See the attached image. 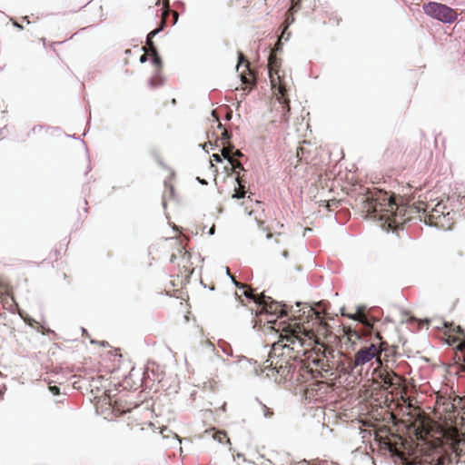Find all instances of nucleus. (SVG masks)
Here are the masks:
<instances>
[{
    "label": "nucleus",
    "instance_id": "1",
    "mask_svg": "<svg viewBox=\"0 0 465 465\" xmlns=\"http://www.w3.org/2000/svg\"><path fill=\"white\" fill-rule=\"evenodd\" d=\"M396 209L394 199L388 196L386 193H381L378 198H370L367 205V211L373 214V218L388 223L389 226H391V215L395 213Z\"/></svg>",
    "mask_w": 465,
    "mask_h": 465
},
{
    "label": "nucleus",
    "instance_id": "2",
    "mask_svg": "<svg viewBox=\"0 0 465 465\" xmlns=\"http://www.w3.org/2000/svg\"><path fill=\"white\" fill-rule=\"evenodd\" d=\"M423 9L430 17L446 24H450L457 18V15L453 9L438 3H429L424 5Z\"/></svg>",
    "mask_w": 465,
    "mask_h": 465
},
{
    "label": "nucleus",
    "instance_id": "3",
    "mask_svg": "<svg viewBox=\"0 0 465 465\" xmlns=\"http://www.w3.org/2000/svg\"><path fill=\"white\" fill-rule=\"evenodd\" d=\"M243 294L246 298L252 299L255 302L259 303L260 305H263V310L270 313L276 316H282L283 315L284 312L281 305L278 303H274L271 297L265 296L264 294H261L258 297H255L252 294L251 291H244Z\"/></svg>",
    "mask_w": 465,
    "mask_h": 465
},
{
    "label": "nucleus",
    "instance_id": "4",
    "mask_svg": "<svg viewBox=\"0 0 465 465\" xmlns=\"http://www.w3.org/2000/svg\"><path fill=\"white\" fill-rule=\"evenodd\" d=\"M381 351L377 348L376 345L371 344L368 347L361 348L358 351L354 356V360L351 362V368H357L358 366H362L369 361H371L375 357L379 356Z\"/></svg>",
    "mask_w": 465,
    "mask_h": 465
},
{
    "label": "nucleus",
    "instance_id": "5",
    "mask_svg": "<svg viewBox=\"0 0 465 465\" xmlns=\"http://www.w3.org/2000/svg\"><path fill=\"white\" fill-rule=\"evenodd\" d=\"M381 382L383 386H392L398 383L399 377L393 373L389 371H383L380 374Z\"/></svg>",
    "mask_w": 465,
    "mask_h": 465
},
{
    "label": "nucleus",
    "instance_id": "6",
    "mask_svg": "<svg viewBox=\"0 0 465 465\" xmlns=\"http://www.w3.org/2000/svg\"><path fill=\"white\" fill-rule=\"evenodd\" d=\"M159 32L160 31H151V33L147 35V45H149L150 50L153 54V63L155 65H159L160 64V57L156 54L155 49L153 46L152 40L157 35V33H159Z\"/></svg>",
    "mask_w": 465,
    "mask_h": 465
},
{
    "label": "nucleus",
    "instance_id": "7",
    "mask_svg": "<svg viewBox=\"0 0 465 465\" xmlns=\"http://www.w3.org/2000/svg\"><path fill=\"white\" fill-rule=\"evenodd\" d=\"M222 155L227 159L233 166V168H240V169H242V166L240 163H236L235 164L233 163L232 162V159L231 157V149L228 148V147H223L222 149Z\"/></svg>",
    "mask_w": 465,
    "mask_h": 465
},
{
    "label": "nucleus",
    "instance_id": "8",
    "mask_svg": "<svg viewBox=\"0 0 465 465\" xmlns=\"http://www.w3.org/2000/svg\"><path fill=\"white\" fill-rule=\"evenodd\" d=\"M242 67H244V69H246L249 74H251V71L249 69V63L248 61L245 60L243 54L242 53H239V59H238V64L236 65V69L237 71H240V69Z\"/></svg>",
    "mask_w": 465,
    "mask_h": 465
},
{
    "label": "nucleus",
    "instance_id": "9",
    "mask_svg": "<svg viewBox=\"0 0 465 465\" xmlns=\"http://www.w3.org/2000/svg\"><path fill=\"white\" fill-rule=\"evenodd\" d=\"M212 437L219 443H223L224 439H226L227 442H230L229 439L226 437V434L223 431H214L213 432Z\"/></svg>",
    "mask_w": 465,
    "mask_h": 465
},
{
    "label": "nucleus",
    "instance_id": "10",
    "mask_svg": "<svg viewBox=\"0 0 465 465\" xmlns=\"http://www.w3.org/2000/svg\"><path fill=\"white\" fill-rule=\"evenodd\" d=\"M290 35L291 34L289 31H285V30L282 31V35L279 36L278 42L276 44V50H280L281 45L282 44L283 40L288 41Z\"/></svg>",
    "mask_w": 465,
    "mask_h": 465
},
{
    "label": "nucleus",
    "instance_id": "11",
    "mask_svg": "<svg viewBox=\"0 0 465 465\" xmlns=\"http://www.w3.org/2000/svg\"><path fill=\"white\" fill-rule=\"evenodd\" d=\"M348 316L353 320L363 322L364 316L361 312H357L355 315H348Z\"/></svg>",
    "mask_w": 465,
    "mask_h": 465
},
{
    "label": "nucleus",
    "instance_id": "12",
    "mask_svg": "<svg viewBox=\"0 0 465 465\" xmlns=\"http://www.w3.org/2000/svg\"><path fill=\"white\" fill-rule=\"evenodd\" d=\"M240 75L243 84L250 83V78L245 74L244 71H242Z\"/></svg>",
    "mask_w": 465,
    "mask_h": 465
},
{
    "label": "nucleus",
    "instance_id": "13",
    "mask_svg": "<svg viewBox=\"0 0 465 465\" xmlns=\"http://www.w3.org/2000/svg\"><path fill=\"white\" fill-rule=\"evenodd\" d=\"M231 280H232V282H233V284H234L236 287H238V288H240V289H244V288H245V285H243V284H242V283H240V282H236V281H235V279H234L232 276H231Z\"/></svg>",
    "mask_w": 465,
    "mask_h": 465
},
{
    "label": "nucleus",
    "instance_id": "14",
    "mask_svg": "<svg viewBox=\"0 0 465 465\" xmlns=\"http://www.w3.org/2000/svg\"><path fill=\"white\" fill-rule=\"evenodd\" d=\"M49 390L54 394H59V388L56 386H50Z\"/></svg>",
    "mask_w": 465,
    "mask_h": 465
},
{
    "label": "nucleus",
    "instance_id": "15",
    "mask_svg": "<svg viewBox=\"0 0 465 465\" xmlns=\"http://www.w3.org/2000/svg\"><path fill=\"white\" fill-rule=\"evenodd\" d=\"M262 410H263V416H264L265 418L270 417L271 412L269 411L268 408H267L266 406H264V405H263V406H262Z\"/></svg>",
    "mask_w": 465,
    "mask_h": 465
},
{
    "label": "nucleus",
    "instance_id": "16",
    "mask_svg": "<svg viewBox=\"0 0 465 465\" xmlns=\"http://www.w3.org/2000/svg\"><path fill=\"white\" fill-rule=\"evenodd\" d=\"M278 92H279V94H280L282 96H283V95H284V92H285V88H284V86L281 84V85L278 87Z\"/></svg>",
    "mask_w": 465,
    "mask_h": 465
},
{
    "label": "nucleus",
    "instance_id": "17",
    "mask_svg": "<svg viewBox=\"0 0 465 465\" xmlns=\"http://www.w3.org/2000/svg\"><path fill=\"white\" fill-rule=\"evenodd\" d=\"M213 159L215 162H217V163L222 162L221 156H220L219 154H216V153L213 154Z\"/></svg>",
    "mask_w": 465,
    "mask_h": 465
},
{
    "label": "nucleus",
    "instance_id": "18",
    "mask_svg": "<svg viewBox=\"0 0 465 465\" xmlns=\"http://www.w3.org/2000/svg\"><path fill=\"white\" fill-rule=\"evenodd\" d=\"M233 197L234 198H237V199H241V198H243L244 197V193H236L233 194Z\"/></svg>",
    "mask_w": 465,
    "mask_h": 465
},
{
    "label": "nucleus",
    "instance_id": "19",
    "mask_svg": "<svg viewBox=\"0 0 465 465\" xmlns=\"http://www.w3.org/2000/svg\"><path fill=\"white\" fill-rule=\"evenodd\" d=\"M228 138H229V135H228L227 131L223 130V134H222V139L223 140H227Z\"/></svg>",
    "mask_w": 465,
    "mask_h": 465
},
{
    "label": "nucleus",
    "instance_id": "20",
    "mask_svg": "<svg viewBox=\"0 0 465 465\" xmlns=\"http://www.w3.org/2000/svg\"><path fill=\"white\" fill-rule=\"evenodd\" d=\"M147 60L146 54H143L140 57V63L143 64Z\"/></svg>",
    "mask_w": 465,
    "mask_h": 465
},
{
    "label": "nucleus",
    "instance_id": "21",
    "mask_svg": "<svg viewBox=\"0 0 465 465\" xmlns=\"http://www.w3.org/2000/svg\"><path fill=\"white\" fill-rule=\"evenodd\" d=\"M214 232H215V228H214V226H213V227L209 230V234H210V235H213V234H214Z\"/></svg>",
    "mask_w": 465,
    "mask_h": 465
},
{
    "label": "nucleus",
    "instance_id": "22",
    "mask_svg": "<svg viewBox=\"0 0 465 465\" xmlns=\"http://www.w3.org/2000/svg\"><path fill=\"white\" fill-rule=\"evenodd\" d=\"M13 26L17 27L18 29L22 28V26L15 22L13 23Z\"/></svg>",
    "mask_w": 465,
    "mask_h": 465
},
{
    "label": "nucleus",
    "instance_id": "23",
    "mask_svg": "<svg viewBox=\"0 0 465 465\" xmlns=\"http://www.w3.org/2000/svg\"><path fill=\"white\" fill-rule=\"evenodd\" d=\"M234 156L240 157V156H242V153L240 151H236L234 153Z\"/></svg>",
    "mask_w": 465,
    "mask_h": 465
},
{
    "label": "nucleus",
    "instance_id": "24",
    "mask_svg": "<svg viewBox=\"0 0 465 465\" xmlns=\"http://www.w3.org/2000/svg\"><path fill=\"white\" fill-rule=\"evenodd\" d=\"M226 275H228L230 278H231V276H232V275L230 274V272H229V270H228V269H226Z\"/></svg>",
    "mask_w": 465,
    "mask_h": 465
},
{
    "label": "nucleus",
    "instance_id": "25",
    "mask_svg": "<svg viewBox=\"0 0 465 465\" xmlns=\"http://www.w3.org/2000/svg\"><path fill=\"white\" fill-rule=\"evenodd\" d=\"M218 127L222 128V124L221 123H218Z\"/></svg>",
    "mask_w": 465,
    "mask_h": 465
},
{
    "label": "nucleus",
    "instance_id": "26",
    "mask_svg": "<svg viewBox=\"0 0 465 465\" xmlns=\"http://www.w3.org/2000/svg\"><path fill=\"white\" fill-rule=\"evenodd\" d=\"M173 15H174L175 19H177V14L174 13Z\"/></svg>",
    "mask_w": 465,
    "mask_h": 465
}]
</instances>
